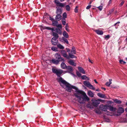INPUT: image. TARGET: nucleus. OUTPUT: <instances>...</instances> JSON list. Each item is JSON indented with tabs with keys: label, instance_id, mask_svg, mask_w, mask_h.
Returning a JSON list of instances; mask_svg holds the SVG:
<instances>
[{
	"label": "nucleus",
	"instance_id": "nucleus-1",
	"mask_svg": "<svg viewBox=\"0 0 127 127\" xmlns=\"http://www.w3.org/2000/svg\"><path fill=\"white\" fill-rule=\"evenodd\" d=\"M58 81L61 86L65 89H66V90L69 92H71L72 89L77 90V88L71 85L61 77H60L58 79Z\"/></svg>",
	"mask_w": 127,
	"mask_h": 127
},
{
	"label": "nucleus",
	"instance_id": "nucleus-2",
	"mask_svg": "<svg viewBox=\"0 0 127 127\" xmlns=\"http://www.w3.org/2000/svg\"><path fill=\"white\" fill-rule=\"evenodd\" d=\"M76 51L75 47H72L71 50L70 52L69 53V58H76L77 57L73 55L76 54Z\"/></svg>",
	"mask_w": 127,
	"mask_h": 127
},
{
	"label": "nucleus",
	"instance_id": "nucleus-3",
	"mask_svg": "<svg viewBox=\"0 0 127 127\" xmlns=\"http://www.w3.org/2000/svg\"><path fill=\"white\" fill-rule=\"evenodd\" d=\"M77 92L83 95L82 98L85 102L86 101H88L89 100V98L87 96L86 93L84 92L78 90Z\"/></svg>",
	"mask_w": 127,
	"mask_h": 127
},
{
	"label": "nucleus",
	"instance_id": "nucleus-4",
	"mask_svg": "<svg viewBox=\"0 0 127 127\" xmlns=\"http://www.w3.org/2000/svg\"><path fill=\"white\" fill-rule=\"evenodd\" d=\"M52 70L53 73L56 74L59 77H60L63 72V70L55 68H52Z\"/></svg>",
	"mask_w": 127,
	"mask_h": 127
},
{
	"label": "nucleus",
	"instance_id": "nucleus-5",
	"mask_svg": "<svg viewBox=\"0 0 127 127\" xmlns=\"http://www.w3.org/2000/svg\"><path fill=\"white\" fill-rule=\"evenodd\" d=\"M109 105L107 104L103 105L101 104L99 106L100 109L101 111H107Z\"/></svg>",
	"mask_w": 127,
	"mask_h": 127
},
{
	"label": "nucleus",
	"instance_id": "nucleus-6",
	"mask_svg": "<svg viewBox=\"0 0 127 127\" xmlns=\"http://www.w3.org/2000/svg\"><path fill=\"white\" fill-rule=\"evenodd\" d=\"M83 84L85 86L89 88L90 89L94 90L95 89V88L91 85L89 81H84L83 82Z\"/></svg>",
	"mask_w": 127,
	"mask_h": 127
},
{
	"label": "nucleus",
	"instance_id": "nucleus-7",
	"mask_svg": "<svg viewBox=\"0 0 127 127\" xmlns=\"http://www.w3.org/2000/svg\"><path fill=\"white\" fill-rule=\"evenodd\" d=\"M92 101L93 105L95 107H97L98 105L100 103L99 100H98V99H92Z\"/></svg>",
	"mask_w": 127,
	"mask_h": 127
},
{
	"label": "nucleus",
	"instance_id": "nucleus-8",
	"mask_svg": "<svg viewBox=\"0 0 127 127\" xmlns=\"http://www.w3.org/2000/svg\"><path fill=\"white\" fill-rule=\"evenodd\" d=\"M54 2L57 6L62 7L64 6V4L63 3L60 2L58 0H55Z\"/></svg>",
	"mask_w": 127,
	"mask_h": 127
},
{
	"label": "nucleus",
	"instance_id": "nucleus-9",
	"mask_svg": "<svg viewBox=\"0 0 127 127\" xmlns=\"http://www.w3.org/2000/svg\"><path fill=\"white\" fill-rule=\"evenodd\" d=\"M61 53L62 55L65 58L67 59H69V56L67 55L66 51L64 50H62L61 51Z\"/></svg>",
	"mask_w": 127,
	"mask_h": 127
},
{
	"label": "nucleus",
	"instance_id": "nucleus-10",
	"mask_svg": "<svg viewBox=\"0 0 127 127\" xmlns=\"http://www.w3.org/2000/svg\"><path fill=\"white\" fill-rule=\"evenodd\" d=\"M56 59L57 60L59 61H63L64 62V59L63 58L61 57V55L59 54H57L56 55Z\"/></svg>",
	"mask_w": 127,
	"mask_h": 127
},
{
	"label": "nucleus",
	"instance_id": "nucleus-11",
	"mask_svg": "<svg viewBox=\"0 0 127 127\" xmlns=\"http://www.w3.org/2000/svg\"><path fill=\"white\" fill-rule=\"evenodd\" d=\"M76 97L78 98V102L80 103L84 104L85 103V102L83 100L82 97L78 95H76Z\"/></svg>",
	"mask_w": 127,
	"mask_h": 127
},
{
	"label": "nucleus",
	"instance_id": "nucleus-12",
	"mask_svg": "<svg viewBox=\"0 0 127 127\" xmlns=\"http://www.w3.org/2000/svg\"><path fill=\"white\" fill-rule=\"evenodd\" d=\"M57 39L55 38V37H53L51 39V42L52 44L54 45H56L57 44L58 41Z\"/></svg>",
	"mask_w": 127,
	"mask_h": 127
},
{
	"label": "nucleus",
	"instance_id": "nucleus-13",
	"mask_svg": "<svg viewBox=\"0 0 127 127\" xmlns=\"http://www.w3.org/2000/svg\"><path fill=\"white\" fill-rule=\"evenodd\" d=\"M124 109L122 107L119 108L117 111V112L119 114H122L124 112Z\"/></svg>",
	"mask_w": 127,
	"mask_h": 127
},
{
	"label": "nucleus",
	"instance_id": "nucleus-14",
	"mask_svg": "<svg viewBox=\"0 0 127 127\" xmlns=\"http://www.w3.org/2000/svg\"><path fill=\"white\" fill-rule=\"evenodd\" d=\"M55 32L60 34H61L62 33V31L60 29L57 28H53L52 32Z\"/></svg>",
	"mask_w": 127,
	"mask_h": 127
},
{
	"label": "nucleus",
	"instance_id": "nucleus-15",
	"mask_svg": "<svg viewBox=\"0 0 127 127\" xmlns=\"http://www.w3.org/2000/svg\"><path fill=\"white\" fill-rule=\"evenodd\" d=\"M94 31L98 35H101L103 34V33L102 31L99 29L95 30Z\"/></svg>",
	"mask_w": 127,
	"mask_h": 127
},
{
	"label": "nucleus",
	"instance_id": "nucleus-16",
	"mask_svg": "<svg viewBox=\"0 0 127 127\" xmlns=\"http://www.w3.org/2000/svg\"><path fill=\"white\" fill-rule=\"evenodd\" d=\"M67 62L69 64L75 66L76 65V64L72 60H70L68 61Z\"/></svg>",
	"mask_w": 127,
	"mask_h": 127
},
{
	"label": "nucleus",
	"instance_id": "nucleus-17",
	"mask_svg": "<svg viewBox=\"0 0 127 127\" xmlns=\"http://www.w3.org/2000/svg\"><path fill=\"white\" fill-rule=\"evenodd\" d=\"M66 68L68 71L70 72V73L72 75H74V74L72 72L73 71V69L72 67L68 66H67Z\"/></svg>",
	"mask_w": 127,
	"mask_h": 127
},
{
	"label": "nucleus",
	"instance_id": "nucleus-18",
	"mask_svg": "<svg viewBox=\"0 0 127 127\" xmlns=\"http://www.w3.org/2000/svg\"><path fill=\"white\" fill-rule=\"evenodd\" d=\"M97 95L99 97L102 98H105L106 97L104 94H102L100 93H97Z\"/></svg>",
	"mask_w": 127,
	"mask_h": 127
},
{
	"label": "nucleus",
	"instance_id": "nucleus-19",
	"mask_svg": "<svg viewBox=\"0 0 127 127\" xmlns=\"http://www.w3.org/2000/svg\"><path fill=\"white\" fill-rule=\"evenodd\" d=\"M87 94L90 96L92 97L94 96V94L91 91H89L88 92Z\"/></svg>",
	"mask_w": 127,
	"mask_h": 127
},
{
	"label": "nucleus",
	"instance_id": "nucleus-20",
	"mask_svg": "<svg viewBox=\"0 0 127 127\" xmlns=\"http://www.w3.org/2000/svg\"><path fill=\"white\" fill-rule=\"evenodd\" d=\"M78 68L80 72L83 74H85V72L83 68L80 67L78 66Z\"/></svg>",
	"mask_w": 127,
	"mask_h": 127
},
{
	"label": "nucleus",
	"instance_id": "nucleus-21",
	"mask_svg": "<svg viewBox=\"0 0 127 127\" xmlns=\"http://www.w3.org/2000/svg\"><path fill=\"white\" fill-rule=\"evenodd\" d=\"M51 61L53 63L56 64H58L60 62L59 61L57 60H56L55 59H52L51 60Z\"/></svg>",
	"mask_w": 127,
	"mask_h": 127
},
{
	"label": "nucleus",
	"instance_id": "nucleus-22",
	"mask_svg": "<svg viewBox=\"0 0 127 127\" xmlns=\"http://www.w3.org/2000/svg\"><path fill=\"white\" fill-rule=\"evenodd\" d=\"M63 35L64 37L66 38H68L69 37L68 34L65 31H64L63 32Z\"/></svg>",
	"mask_w": 127,
	"mask_h": 127
},
{
	"label": "nucleus",
	"instance_id": "nucleus-23",
	"mask_svg": "<svg viewBox=\"0 0 127 127\" xmlns=\"http://www.w3.org/2000/svg\"><path fill=\"white\" fill-rule=\"evenodd\" d=\"M62 39L63 40V42L64 43H66L67 44H68L69 42L64 37H62Z\"/></svg>",
	"mask_w": 127,
	"mask_h": 127
},
{
	"label": "nucleus",
	"instance_id": "nucleus-24",
	"mask_svg": "<svg viewBox=\"0 0 127 127\" xmlns=\"http://www.w3.org/2000/svg\"><path fill=\"white\" fill-rule=\"evenodd\" d=\"M61 67L62 68L64 69L66 68L67 67L65 64L64 62L61 64Z\"/></svg>",
	"mask_w": 127,
	"mask_h": 127
},
{
	"label": "nucleus",
	"instance_id": "nucleus-25",
	"mask_svg": "<svg viewBox=\"0 0 127 127\" xmlns=\"http://www.w3.org/2000/svg\"><path fill=\"white\" fill-rule=\"evenodd\" d=\"M113 100L115 103L118 104H121L122 103L121 100L118 99H113Z\"/></svg>",
	"mask_w": 127,
	"mask_h": 127
},
{
	"label": "nucleus",
	"instance_id": "nucleus-26",
	"mask_svg": "<svg viewBox=\"0 0 127 127\" xmlns=\"http://www.w3.org/2000/svg\"><path fill=\"white\" fill-rule=\"evenodd\" d=\"M56 18L57 20L58 21H60L61 20V14H57L56 16Z\"/></svg>",
	"mask_w": 127,
	"mask_h": 127
},
{
	"label": "nucleus",
	"instance_id": "nucleus-27",
	"mask_svg": "<svg viewBox=\"0 0 127 127\" xmlns=\"http://www.w3.org/2000/svg\"><path fill=\"white\" fill-rule=\"evenodd\" d=\"M108 108H109V110L111 111H115L116 109V108H115L114 107L112 106H110Z\"/></svg>",
	"mask_w": 127,
	"mask_h": 127
},
{
	"label": "nucleus",
	"instance_id": "nucleus-28",
	"mask_svg": "<svg viewBox=\"0 0 127 127\" xmlns=\"http://www.w3.org/2000/svg\"><path fill=\"white\" fill-rule=\"evenodd\" d=\"M53 35L54 36L53 37H55V38L58 39L59 37V35L57 33L54 32H52Z\"/></svg>",
	"mask_w": 127,
	"mask_h": 127
},
{
	"label": "nucleus",
	"instance_id": "nucleus-29",
	"mask_svg": "<svg viewBox=\"0 0 127 127\" xmlns=\"http://www.w3.org/2000/svg\"><path fill=\"white\" fill-rule=\"evenodd\" d=\"M57 47L58 48L61 49H64V46L60 44H58Z\"/></svg>",
	"mask_w": 127,
	"mask_h": 127
},
{
	"label": "nucleus",
	"instance_id": "nucleus-30",
	"mask_svg": "<svg viewBox=\"0 0 127 127\" xmlns=\"http://www.w3.org/2000/svg\"><path fill=\"white\" fill-rule=\"evenodd\" d=\"M111 81L112 79H109V82H107L106 83V85L107 86H109L112 83Z\"/></svg>",
	"mask_w": 127,
	"mask_h": 127
},
{
	"label": "nucleus",
	"instance_id": "nucleus-31",
	"mask_svg": "<svg viewBox=\"0 0 127 127\" xmlns=\"http://www.w3.org/2000/svg\"><path fill=\"white\" fill-rule=\"evenodd\" d=\"M51 48L52 50L55 52H57L58 51V48L56 47L53 46L51 47Z\"/></svg>",
	"mask_w": 127,
	"mask_h": 127
},
{
	"label": "nucleus",
	"instance_id": "nucleus-32",
	"mask_svg": "<svg viewBox=\"0 0 127 127\" xmlns=\"http://www.w3.org/2000/svg\"><path fill=\"white\" fill-rule=\"evenodd\" d=\"M81 78L83 79H87V80H89V79L85 75H83L81 76Z\"/></svg>",
	"mask_w": 127,
	"mask_h": 127
},
{
	"label": "nucleus",
	"instance_id": "nucleus-33",
	"mask_svg": "<svg viewBox=\"0 0 127 127\" xmlns=\"http://www.w3.org/2000/svg\"><path fill=\"white\" fill-rule=\"evenodd\" d=\"M57 14H61L62 13V11L60 9H58L57 10Z\"/></svg>",
	"mask_w": 127,
	"mask_h": 127
},
{
	"label": "nucleus",
	"instance_id": "nucleus-34",
	"mask_svg": "<svg viewBox=\"0 0 127 127\" xmlns=\"http://www.w3.org/2000/svg\"><path fill=\"white\" fill-rule=\"evenodd\" d=\"M66 10L67 11H69L70 10V7L69 5H67L65 7Z\"/></svg>",
	"mask_w": 127,
	"mask_h": 127
},
{
	"label": "nucleus",
	"instance_id": "nucleus-35",
	"mask_svg": "<svg viewBox=\"0 0 127 127\" xmlns=\"http://www.w3.org/2000/svg\"><path fill=\"white\" fill-rule=\"evenodd\" d=\"M58 22L56 21H53L52 22V24L53 26H57V25L58 24Z\"/></svg>",
	"mask_w": 127,
	"mask_h": 127
},
{
	"label": "nucleus",
	"instance_id": "nucleus-36",
	"mask_svg": "<svg viewBox=\"0 0 127 127\" xmlns=\"http://www.w3.org/2000/svg\"><path fill=\"white\" fill-rule=\"evenodd\" d=\"M44 29H46L48 30H50L52 31L53 28H51L49 27H44Z\"/></svg>",
	"mask_w": 127,
	"mask_h": 127
},
{
	"label": "nucleus",
	"instance_id": "nucleus-37",
	"mask_svg": "<svg viewBox=\"0 0 127 127\" xmlns=\"http://www.w3.org/2000/svg\"><path fill=\"white\" fill-rule=\"evenodd\" d=\"M68 27H69L67 24H66L65 25V28L66 30L68 32L69 31V30L68 29Z\"/></svg>",
	"mask_w": 127,
	"mask_h": 127
},
{
	"label": "nucleus",
	"instance_id": "nucleus-38",
	"mask_svg": "<svg viewBox=\"0 0 127 127\" xmlns=\"http://www.w3.org/2000/svg\"><path fill=\"white\" fill-rule=\"evenodd\" d=\"M110 37V36L109 35H105L104 37V39H105L107 40Z\"/></svg>",
	"mask_w": 127,
	"mask_h": 127
},
{
	"label": "nucleus",
	"instance_id": "nucleus-39",
	"mask_svg": "<svg viewBox=\"0 0 127 127\" xmlns=\"http://www.w3.org/2000/svg\"><path fill=\"white\" fill-rule=\"evenodd\" d=\"M119 62L120 64H125L126 63L124 61L122 60H120L119 61Z\"/></svg>",
	"mask_w": 127,
	"mask_h": 127
},
{
	"label": "nucleus",
	"instance_id": "nucleus-40",
	"mask_svg": "<svg viewBox=\"0 0 127 127\" xmlns=\"http://www.w3.org/2000/svg\"><path fill=\"white\" fill-rule=\"evenodd\" d=\"M63 18L65 19L67 17V14L66 12H64L63 14Z\"/></svg>",
	"mask_w": 127,
	"mask_h": 127
},
{
	"label": "nucleus",
	"instance_id": "nucleus-41",
	"mask_svg": "<svg viewBox=\"0 0 127 127\" xmlns=\"http://www.w3.org/2000/svg\"><path fill=\"white\" fill-rule=\"evenodd\" d=\"M95 112L98 114H101V111L99 109L95 110Z\"/></svg>",
	"mask_w": 127,
	"mask_h": 127
},
{
	"label": "nucleus",
	"instance_id": "nucleus-42",
	"mask_svg": "<svg viewBox=\"0 0 127 127\" xmlns=\"http://www.w3.org/2000/svg\"><path fill=\"white\" fill-rule=\"evenodd\" d=\"M78 7L77 6L74 9V12L76 13H77L78 12Z\"/></svg>",
	"mask_w": 127,
	"mask_h": 127
},
{
	"label": "nucleus",
	"instance_id": "nucleus-43",
	"mask_svg": "<svg viewBox=\"0 0 127 127\" xmlns=\"http://www.w3.org/2000/svg\"><path fill=\"white\" fill-rule=\"evenodd\" d=\"M98 100H99V102H101L102 103H103L105 102V100H102L100 99H98Z\"/></svg>",
	"mask_w": 127,
	"mask_h": 127
},
{
	"label": "nucleus",
	"instance_id": "nucleus-44",
	"mask_svg": "<svg viewBox=\"0 0 127 127\" xmlns=\"http://www.w3.org/2000/svg\"><path fill=\"white\" fill-rule=\"evenodd\" d=\"M87 107L90 108H93V107L90 104H88L87 105Z\"/></svg>",
	"mask_w": 127,
	"mask_h": 127
},
{
	"label": "nucleus",
	"instance_id": "nucleus-45",
	"mask_svg": "<svg viewBox=\"0 0 127 127\" xmlns=\"http://www.w3.org/2000/svg\"><path fill=\"white\" fill-rule=\"evenodd\" d=\"M125 3V1H122V2L121 3H120L119 4V6H122Z\"/></svg>",
	"mask_w": 127,
	"mask_h": 127
},
{
	"label": "nucleus",
	"instance_id": "nucleus-46",
	"mask_svg": "<svg viewBox=\"0 0 127 127\" xmlns=\"http://www.w3.org/2000/svg\"><path fill=\"white\" fill-rule=\"evenodd\" d=\"M76 74L77 76L79 77H80L81 76V74L78 71L77 72Z\"/></svg>",
	"mask_w": 127,
	"mask_h": 127
},
{
	"label": "nucleus",
	"instance_id": "nucleus-47",
	"mask_svg": "<svg viewBox=\"0 0 127 127\" xmlns=\"http://www.w3.org/2000/svg\"><path fill=\"white\" fill-rule=\"evenodd\" d=\"M57 28H62V26L61 24H60L57 25Z\"/></svg>",
	"mask_w": 127,
	"mask_h": 127
},
{
	"label": "nucleus",
	"instance_id": "nucleus-48",
	"mask_svg": "<svg viewBox=\"0 0 127 127\" xmlns=\"http://www.w3.org/2000/svg\"><path fill=\"white\" fill-rule=\"evenodd\" d=\"M62 22L63 24V25H66V22L65 21H63V20H62Z\"/></svg>",
	"mask_w": 127,
	"mask_h": 127
},
{
	"label": "nucleus",
	"instance_id": "nucleus-49",
	"mask_svg": "<svg viewBox=\"0 0 127 127\" xmlns=\"http://www.w3.org/2000/svg\"><path fill=\"white\" fill-rule=\"evenodd\" d=\"M97 8H98L100 10H101L102 9V6H99V7H98Z\"/></svg>",
	"mask_w": 127,
	"mask_h": 127
},
{
	"label": "nucleus",
	"instance_id": "nucleus-50",
	"mask_svg": "<svg viewBox=\"0 0 127 127\" xmlns=\"http://www.w3.org/2000/svg\"><path fill=\"white\" fill-rule=\"evenodd\" d=\"M91 7V5H88L87 6V7L86 8L87 9H89Z\"/></svg>",
	"mask_w": 127,
	"mask_h": 127
},
{
	"label": "nucleus",
	"instance_id": "nucleus-51",
	"mask_svg": "<svg viewBox=\"0 0 127 127\" xmlns=\"http://www.w3.org/2000/svg\"><path fill=\"white\" fill-rule=\"evenodd\" d=\"M114 10V9H112L111 10L109 11V12L110 14H111L112 13Z\"/></svg>",
	"mask_w": 127,
	"mask_h": 127
},
{
	"label": "nucleus",
	"instance_id": "nucleus-52",
	"mask_svg": "<svg viewBox=\"0 0 127 127\" xmlns=\"http://www.w3.org/2000/svg\"><path fill=\"white\" fill-rule=\"evenodd\" d=\"M49 19L50 20H51V21H52V22L53 21H54V19L53 18H52V17H49Z\"/></svg>",
	"mask_w": 127,
	"mask_h": 127
},
{
	"label": "nucleus",
	"instance_id": "nucleus-53",
	"mask_svg": "<svg viewBox=\"0 0 127 127\" xmlns=\"http://www.w3.org/2000/svg\"><path fill=\"white\" fill-rule=\"evenodd\" d=\"M112 0H109V1L108 2V4L109 5V4H110L112 2Z\"/></svg>",
	"mask_w": 127,
	"mask_h": 127
},
{
	"label": "nucleus",
	"instance_id": "nucleus-54",
	"mask_svg": "<svg viewBox=\"0 0 127 127\" xmlns=\"http://www.w3.org/2000/svg\"><path fill=\"white\" fill-rule=\"evenodd\" d=\"M66 49H67V52H68V53H70V50H69V49L67 48H66Z\"/></svg>",
	"mask_w": 127,
	"mask_h": 127
},
{
	"label": "nucleus",
	"instance_id": "nucleus-55",
	"mask_svg": "<svg viewBox=\"0 0 127 127\" xmlns=\"http://www.w3.org/2000/svg\"><path fill=\"white\" fill-rule=\"evenodd\" d=\"M89 62L91 63L92 64H93V62L92 61H91L90 59H89Z\"/></svg>",
	"mask_w": 127,
	"mask_h": 127
},
{
	"label": "nucleus",
	"instance_id": "nucleus-56",
	"mask_svg": "<svg viewBox=\"0 0 127 127\" xmlns=\"http://www.w3.org/2000/svg\"><path fill=\"white\" fill-rule=\"evenodd\" d=\"M120 22H118L117 23L115 24L114 25V26H115L117 24H119L120 23Z\"/></svg>",
	"mask_w": 127,
	"mask_h": 127
},
{
	"label": "nucleus",
	"instance_id": "nucleus-57",
	"mask_svg": "<svg viewBox=\"0 0 127 127\" xmlns=\"http://www.w3.org/2000/svg\"><path fill=\"white\" fill-rule=\"evenodd\" d=\"M94 81L95 83H97V82L96 81V79H95L94 80Z\"/></svg>",
	"mask_w": 127,
	"mask_h": 127
},
{
	"label": "nucleus",
	"instance_id": "nucleus-58",
	"mask_svg": "<svg viewBox=\"0 0 127 127\" xmlns=\"http://www.w3.org/2000/svg\"><path fill=\"white\" fill-rule=\"evenodd\" d=\"M101 88H102V89L104 90V91L105 90H106V89L105 88H104L102 87Z\"/></svg>",
	"mask_w": 127,
	"mask_h": 127
},
{
	"label": "nucleus",
	"instance_id": "nucleus-59",
	"mask_svg": "<svg viewBox=\"0 0 127 127\" xmlns=\"http://www.w3.org/2000/svg\"><path fill=\"white\" fill-rule=\"evenodd\" d=\"M65 0H60L61 2H63Z\"/></svg>",
	"mask_w": 127,
	"mask_h": 127
},
{
	"label": "nucleus",
	"instance_id": "nucleus-60",
	"mask_svg": "<svg viewBox=\"0 0 127 127\" xmlns=\"http://www.w3.org/2000/svg\"><path fill=\"white\" fill-rule=\"evenodd\" d=\"M125 111L127 113V108L125 109Z\"/></svg>",
	"mask_w": 127,
	"mask_h": 127
},
{
	"label": "nucleus",
	"instance_id": "nucleus-61",
	"mask_svg": "<svg viewBox=\"0 0 127 127\" xmlns=\"http://www.w3.org/2000/svg\"><path fill=\"white\" fill-rule=\"evenodd\" d=\"M96 91H99V89H96Z\"/></svg>",
	"mask_w": 127,
	"mask_h": 127
},
{
	"label": "nucleus",
	"instance_id": "nucleus-62",
	"mask_svg": "<svg viewBox=\"0 0 127 127\" xmlns=\"http://www.w3.org/2000/svg\"><path fill=\"white\" fill-rule=\"evenodd\" d=\"M92 3V2L91 1H90V2H89V4H90Z\"/></svg>",
	"mask_w": 127,
	"mask_h": 127
},
{
	"label": "nucleus",
	"instance_id": "nucleus-63",
	"mask_svg": "<svg viewBox=\"0 0 127 127\" xmlns=\"http://www.w3.org/2000/svg\"><path fill=\"white\" fill-rule=\"evenodd\" d=\"M126 106H127V102L126 103Z\"/></svg>",
	"mask_w": 127,
	"mask_h": 127
},
{
	"label": "nucleus",
	"instance_id": "nucleus-64",
	"mask_svg": "<svg viewBox=\"0 0 127 127\" xmlns=\"http://www.w3.org/2000/svg\"><path fill=\"white\" fill-rule=\"evenodd\" d=\"M126 59L127 60V57L126 58Z\"/></svg>",
	"mask_w": 127,
	"mask_h": 127
}]
</instances>
